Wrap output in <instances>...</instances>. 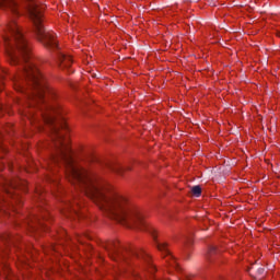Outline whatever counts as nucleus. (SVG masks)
<instances>
[{
	"label": "nucleus",
	"mask_w": 280,
	"mask_h": 280,
	"mask_svg": "<svg viewBox=\"0 0 280 280\" xmlns=\"http://www.w3.org/2000/svg\"><path fill=\"white\" fill-rule=\"evenodd\" d=\"M191 194L192 196H195L196 198H200V196H202V188L200 186H194L191 188Z\"/></svg>",
	"instance_id": "1a4fd4ad"
},
{
	"label": "nucleus",
	"mask_w": 280,
	"mask_h": 280,
	"mask_svg": "<svg viewBox=\"0 0 280 280\" xmlns=\"http://www.w3.org/2000/svg\"><path fill=\"white\" fill-rule=\"evenodd\" d=\"M58 61L60 69H71V63L73 62V59H71L70 56L65 55V52L58 54Z\"/></svg>",
	"instance_id": "423d86ee"
},
{
	"label": "nucleus",
	"mask_w": 280,
	"mask_h": 280,
	"mask_svg": "<svg viewBox=\"0 0 280 280\" xmlns=\"http://www.w3.org/2000/svg\"><path fill=\"white\" fill-rule=\"evenodd\" d=\"M21 185L22 183L19 179H13V180L9 179L5 182L3 186L4 192L9 196V198H13V200L19 202V194L14 191H16L19 187H22V189H25V184H23V186Z\"/></svg>",
	"instance_id": "7ed1b4c3"
},
{
	"label": "nucleus",
	"mask_w": 280,
	"mask_h": 280,
	"mask_svg": "<svg viewBox=\"0 0 280 280\" xmlns=\"http://www.w3.org/2000/svg\"><path fill=\"white\" fill-rule=\"evenodd\" d=\"M179 280H191V276L189 275H185L183 278H180Z\"/></svg>",
	"instance_id": "ddd939ff"
},
{
	"label": "nucleus",
	"mask_w": 280,
	"mask_h": 280,
	"mask_svg": "<svg viewBox=\"0 0 280 280\" xmlns=\"http://www.w3.org/2000/svg\"><path fill=\"white\" fill-rule=\"evenodd\" d=\"M131 255H135V257H138V258H141V257H143L144 259H150L149 257H148V254L145 253V252H143V250H135V249H132L131 252Z\"/></svg>",
	"instance_id": "6e6552de"
},
{
	"label": "nucleus",
	"mask_w": 280,
	"mask_h": 280,
	"mask_svg": "<svg viewBox=\"0 0 280 280\" xmlns=\"http://www.w3.org/2000/svg\"><path fill=\"white\" fill-rule=\"evenodd\" d=\"M10 65H19L23 75L14 79L15 90L20 93H27L31 108L38 109L39 116L34 110L25 112L30 121L42 119L49 126L55 144V154L51 155L48 167L61 165L63 172L72 185H77L89 198L98 205L102 211H105L109 218L116 220L128 229H140L147 231L156 240V229L148 224L143 214L137 210L126 197L110 190L106 184L100 182L91 171L75 164L69 142L65 139V133L69 127L62 116H59V109L47 101V97H55L56 92L47 86L43 74L36 67L34 59H9Z\"/></svg>",
	"instance_id": "f257e3e1"
},
{
	"label": "nucleus",
	"mask_w": 280,
	"mask_h": 280,
	"mask_svg": "<svg viewBox=\"0 0 280 280\" xmlns=\"http://www.w3.org/2000/svg\"><path fill=\"white\" fill-rule=\"evenodd\" d=\"M27 1H30L27 5L28 14L34 23L37 40L48 49H58V42L54 37V32L45 30L43 25V7L34 0ZM0 8H10L13 14H19V2L16 0H0Z\"/></svg>",
	"instance_id": "f03ea898"
},
{
	"label": "nucleus",
	"mask_w": 280,
	"mask_h": 280,
	"mask_svg": "<svg viewBox=\"0 0 280 280\" xmlns=\"http://www.w3.org/2000/svg\"><path fill=\"white\" fill-rule=\"evenodd\" d=\"M106 166L115 174H118V176H124V172H126V170H130V167L124 168L120 164L115 163H107Z\"/></svg>",
	"instance_id": "0eeeda50"
},
{
	"label": "nucleus",
	"mask_w": 280,
	"mask_h": 280,
	"mask_svg": "<svg viewBox=\"0 0 280 280\" xmlns=\"http://www.w3.org/2000/svg\"><path fill=\"white\" fill-rule=\"evenodd\" d=\"M48 180H50V182H51V180H54V179H52L51 177H49V178H48Z\"/></svg>",
	"instance_id": "dca6fc26"
},
{
	"label": "nucleus",
	"mask_w": 280,
	"mask_h": 280,
	"mask_svg": "<svg viewBox=\"0 0 280 280\" xmlns=\"http://www.w3.org/2000/svg\"><path fill=\"white\" fill-rule=\"evenodd\" d=\"M218 254V248L215 246H210L208 249V257H213V255Z\"/></svg>",
	"instance_id": "9d476101"
},
{
	"label": "nucleus",
	"mask_w": 280,
	"mask_h": 280,
	"mask_svg": "<svg viewBox=\"0 0 280 280\" xmlns=\"http://www.w3.org/2000/svg\"><path fill=\"white\" fill-rule=\"evenodd\" d=\"M265 271H266V269L259 268V269L257 270V273H258L259 276H261V275H264Z\"/></svg>",
	"instance_id": "4468645a"
},
{
	"label": "nucleus",
	"mask_w": 280,
	"mask_h": 280,
	"mask_svg": "<svg viewBox=\"0 0 280 280\" xmlns=\"http://www.w3.org/2000/svg\"><path fill=\"white\" fill-rule=\"evenodd\" d=\"M158 250L164 255V257H168L172 262H170V266H173V268H178V264H176V260L174 259V256H172V253H170V248H167V243H160L155 241Z\"/></svg>",
	"instance_id": "39448f33"
},
{
	"label": "nucleus",
	"mask_w": 280,
	"mask_h": 280,
	"mask_svg": "<svg viewBox=\"0 0 280 280\" xmlns=\"http://www.w3.org/2000/svg\"><path fill=\"white\" fill-rule=\"evenodd\" d=\"M106 250L108 255L112 257V259H126V255H124V252L119 249V245L117 243H109L106 246Z\"/></svg>",
	"instance_id": "20e7f679"
},
{
	"label": "nucleus",
	"mask_w": 280,
	"mask_h": 280,
	"mask_svg": "<svg viewBox=\"0 0 280 280\" xmlns=\"http://www.w3.org/2000/svg\"><path fill=\"white\" fill-rule=\"evenodd\" d=\"M149 270L152 273L156 270V267H154V265H152V264H149Z\"/></svg>",
	"instance_id": "f8f14e48"
},
{
	"label": "nucleus",
	"mask_w": 280,
	"mask_h": 280,
	"mask_svg": "<svg viewBox=\"0 0 280 280\" xmlns=\"http://www.w3.org/2000/svg\"><path fill=\"white\" fill-rule=\"evenodd\" d=\"M66 210L73 211V213L78 214V211L75 210V208L73 207V203L71 202L66 203Z\"/></svg>",
	"instance_id": "9b49d317"
},
{
	"label": "nucleus",
	"mask_w": 280,
	"mask_h": 280,
	"mask_svg": "<svg viewBox=\"0 0 280 280\" xmlns=\"http://www.w3.org/2000/svg\"><path fill=\"white\" fill-rule=\"evenodd\" d=\"M36 222H38L39 226H43V222H40L39 218H36Z\"/></svg>",
	"instance_id": "2eb2a0df"
}]
</instances>
